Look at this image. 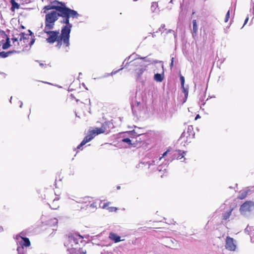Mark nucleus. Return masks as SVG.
Returning a JSON list of instances; mask_svg holds the SVG:
<instances>
[{"label":"nucleus","mask_w":254,"mask_h":254,"mask_svg":"<svg viewBox=\"0 0 254 254\" xmlns=\"http://www.w3.org/2000/svg\"><path fill=\"white\" fill-rule=\"evenodd\" d=\"M72 25H64L62 27L61 33L60 34L59 31L57 30L52 31L53 29H44V32L48 36L46 41L50 44H53L57 42L56 46L58 48L62 47L65 48H69V38Z\"/></svg>","instance_id":"obj_1"},{"label":"nucleus","mask_w":254,"mask_h":254,"mask_svg":"<svg viewBox=\"0 0 254 254\" xmlns=\"http://www.w3.org/2000/svg\"><path fill=\"white\" fill-rule=\"evenodd\" d=\"M79 16L77 11L67 8L66 14H63L61 12L52 11L47 13L45 15V27L44 28L53 29L55 26V22L59 19V17H62L63 19L61 21L62 23L65 24V25H72L69 23V18H77Z\"/></svg>","instance_id":"obj_2"},{"label":"nucleus","mask_w":254,"mask_h":254,"mask_svg":"<svg viewBox=\"0 0 254 254\" xmlns=\"http://www.w3.org/2000/svg\"><path fill=\"white\" fill-rule=\"evenodd\" d=\"M29 34H25L24 32H21L19 34V41H23L24 43V46L26 47L28 45L31 46L35 42L34 36L32 32L30 30H28Z\"/></svg>","instance_id":"obj_3"},{"label":"nucleus","mask_w":254,"mask_h":254,"mask_svg":"<svg viewBox=\"0 0 254 254\" xmlns=\"http://www.w3.org/2000/svg\"><path fill=\"white\" fill-rule=\"evenodd\" d=\"M140 134L134 135L131 131H128V147H138L141 144Z\"/></svg>","instance_id":"obj_4"},{"label":"nucleus","mask_w":254,"mask_h":254,"mask_svg":"<svg viewBox=\"0 0 254 254\" xmlns=\"http://www.w3.org/2000/svg\"><path fill=\"white\" fill-rule=\"evenodd\" d=\"M98 127H96L94 129L90 130L88 131V134L84 138L80 144L77 147V149H80L81 147L85 145L86 143L90 141L96 135L101 134L99 132Z\"/></svg>","instance_id":"obj_5"},{"label":"nucleus","mask_w":254,"mask_h":254,"mask_svg":"<svg viewBox=\"0 0 254 254\" xmlns=\"http://www.w3.org/2000/svg\"><path fill=\"white\" fill-rule=\"evenodd\" d=\"M98 127H96L94 129L90 130L88 131V134L84 138L80 144L77 147V149H80L81 147L85 145L86 143L90 141L96 135L101 134L99 132Z\"/></svg>","instance_id":"obj_6"},{"label":"nucleus","mask_w":254,"mask_h":254,"mask_svg":"<svg viewBox=\"0 0 254 254\" xmlns=\"http://www.w3.org/2000/svg\"><path fill=\"white\" fill-rule=\"evenodd\" d=\"M48 204L50 207L53 209H57L60 206L59 202V197L56 196L55 194L53 192L51 193V196L48 195L47 197Z\"/></svg>","instance_id":"obj_7"},{"label":"nucleus","mask_w":254,"mask_h":254,"mask_svg":"<svg viewBox=\"0 0 254 254\" xmlns=\"http://www.w3.org/2000/svg\"><path fill=\"white\" fill-rule=\"evenodd\" d=\"M83 239V237L82 236L76 233L72 234L68 237L67 240L65 243L74 245L75 246H78V244L79 243H82Z\"/></svg>","instance_id":"obj_8"},{"label":"nucleus","mask_w":254,"mask_h":254,"mask_svg":"<svg viewBox=\"0 0 254 254\" xmlns=\"http://www.w3.org/2000/svg\"><path fill=\"white\" fill-rule=\"evenodd\" d=\"M64 246L67 248L69 254H86L78 246L74 247L73 244L64 243Z\"/></svg>","instance_id":"obj_9"},{"label":"nucleus","mask_w":254,"mask_h":254,"mask_svg":"<svg viewBox=\"0 0 254 254\" xmlns=\"http://www.w3.org/2000/svg\"><path fill=\"white\" fill-rule=\"evenodd\" d=\"M254 207V202L252 201H246L242 204L240 207V211L241 214H245L247 212H250Z\"/></svg>","instance_id":"obj_10"},{"label":"nucleus","mask_w":254,"mask_h":254,"mask_svg":"<svg viewBox=\"0 0 254 254\" xmlns=\"http://www.w3.org/2000/svg\"><path fill=\"white\" fill-rule=\"evenodd\" d=\"M225 247L228 251H235L237 248L235 240L229 236H227L225 240Z\"/></svg>","instance_id":"obj_11"},{"label":"nucleus","mask_w":254,"mask_h":254,"mask_svg":"<svg viewBox=\"0 0 254 254\" xmlns=\"http://www.w3.org/2000/svg\"><path fill=\"white\" fill-rule=\"evenodd\" d=\"M114 127L113 123L110 121H106L102 124L101 127H98L99 132L107 134L110 132L111 129Z\"/></svg>","instance_id":"obj_12"},{"label":"nucleus","mask_w":254,"mask_h":254,"mask_svg":"<svg viewBox=\"0 0 254 254\" xmlns=\"http://www.w3.org/2000/svg\"><path fill=\"white\" fill-rule=\"evenodd\" d=\"M67 8H68L52 5V4L51 3L50 5L45 6L43 9H44V12H46V10L55 9L56 10V11L61 12L63 14L65 15L66 14V11H67Z\"/></svg>","instance_id":"obj_13"},{"label":"nucleus","mask_w":254,"mask_h":254,"mask_svg":"<svg viewBox=\"0 0 254 254\" xmlns=\"http://www.w3.org/2000/svg\"><path fill=\"white\" fill-rule=\"evenodd\" d=\"M193 128L192 127H189L187 132L184 131L181 136V139H184L187 138L186 141L190 142V139L193 138L194 136V133L192 131Z\"/></svg>","instance_id":"obj_14"},{"label":"nucleus","mask_w":254,"mask_h":254,"mask_svg":"<svg viewBox=\"0 0 254 254\" xmlns=\"http://www.w3.org/2000/svg\"><path fill=\"white\" fill-rule=\"evenodd\" d=\"M110 204V202H105L104 201L101 200L99 204V207L103 209H107L110 211H116L117 208L115 207H109Z\"/></svg>","instance_id":"obj_15"},{"label":"nucleus","mask_w":254,"mask_h":254,"mask_svg":"<svg viewBox=\"0 0 254 254\" xmlns=\"http://www.w3.org/2000/svg\"><path fill=\"white\" fill-rule=\"evenodd\" d=\"M109 238L115 243H118L121 241V237L113 232L110 233Z\"/></svg>","instance_id":"obj_16"},{"label":"nucleus","mask_w":254,"mask_h":254,"mask_svg":"<svg viewBox=\"0 0 254 254\" xmlns=\"http://www.w3.org/2000/svg\"><path fill=\"white\" fill-rule=\"evenodd\" d=\"M18 53H19V52L16 51L15 50L10 51H8L6 52L3 51L1 52H0V57L2 58H5L8 56H11L13 54Z\"/></svg>","instance_id":"obj_17"},{"label":"nucleus","mask_w":254,"mask_h":254,"mask_svg":"<svg viewBox=\"0 0 254 254\" xmlns=\"http://www.w3.org/2000/svg\"><path fill=\"white\" fill-rule=\"evenodd\" d=\"M23 241L20 243V245L22 247H29L31 245L30 241L28 238L21 237Z\"/></svg>","instance_id":"obj_18"},{"label":"nucleus","mask_w":254,"mask_h":254,"mask_svg":"<svg viewBox=\"0 0 254 254\" xmlns=\"http://www.w3.org/2000/svg\"><path fill=\"white\" fill-rule=\"evenodd\" d=\"M10 2L11 4L10 10L12 12H14L16 9H18L20 8V4L15 2L14 0H10Z\"/></svg>","instance_id":"obj_19"},{"label":"nucleus","mask_w":254,"mask_h":254,"mask_svg":"<svg viewBox=\"0 0 254 254\" xmlns=\"http://www.w3.org/2000/svg\"><path fill=\"white\" fill-rule=\"evenodd\" d=\"M52 5H55L56 6L63 7L64 8H67L65 6V4L64 2H60L58 0H54L51 2Z\"/></svg>","instance_id":"obj_20"},{"label":"nucleus","mask_w":254,"mask_h":254,"mask_svg":"<svg viewBox=\"0 0 254 254\" xmlns=\"http://www.w3.org/2000/svg\"><path fill=\"white\" fill-rule=\"evenodd\" d=\"M163 78L164 76L162 74L156 73L154 75V79L157 82H162L163 80Z\"/></svg>","instance_id":"obj_21"},{"label":"nucleus","mask_w":254,"mask_h":254,"mask_svg":"<svg viewBox=\"0 0 254 254\" xmlns=\"http://www.w3.org/2000/svg\"><path fill=\"white\" fill-rule=\"evenodd\" d=\"M233 210V208H232L228 211H227L224 214H223V216H222L223 219L225 220L228 219L231 216Z\"/></svg>","instance_id":"obj_22"},{"label":"nucleus","mask_w":254,"mask_h":254,"mask_svg":"<svg viewBox=\"0 0 254 254\" xmlns=\"http://www.w3.org/2000/svg\"><path fill=\"white\" fill-rule=\"evenodd\" d=\"M10 46V39L7 36L6 42L2 45V49L4 50L8 49Z\"/></svg>","instance_id":"obj_23"},{"label":"nucleus","mask_w":254,"mask_h":254,"mask_svg":"<svg viewBox=\"0 0 254 254\" xmlns=\"http://www.w3.org/2000/svg\"><path fill=\"white\" fill-rule=\"evenodd\" d=\"M248 195V191H240V194L238 196V198L239 199H245Z\"/></svg>","instance_id":"obj_24"},{"label":"nucleus","mask_w":254,"mask_h":254,"mask_svg":"<svg viewBox=\"0 0 254 254\" xmlns=\"http://www.w3.org/2000/svg\"><path fill=\"white\" fill-rule=\"evenodd\" d=\"M192 25H193V32L195 34H196L198 30V26L196 23V20H193L192 21Z\"/></svg>","instance_id":"obj_25"},{"label":"nucleus","mask_w":254,"mask_h":254,"mask_svg":"<svg viewBox=\"0 0 254 254\" xmlns=\"http://www.w3.org/2000/svg\"><path fill=\"white\" fill-rule=\"evenodd\" d=\"M185 154H186L185 151H182L181 150H179L178 155L177 159H181L183 158L184 157Z\"/></svg>","instance_id":"obj_26"},{"label":"nucleus","mask_w":254,"mask_h":254,"mask_svg":"<svg viewBox=\"0 0 254 254\" xmlns=\"http://www.w3.org/2000/svg\"><path fill=\"white\" fill-rule=\"evenodd\" d=\"M180 80H181V87L184 88V86H185V78L183 76H180Z\"/></svg>","instance_id":"obj_27"},{"label":"nucleus","mask_w":254,"mask_h":254,"mask_svg":"<svg viewBox=\"0 0 254 254\" xmlns=\"http://www.w3.org/2000/svg\"><path fill=\"white\" fill-rule=\"evenodd\" d=\"M229 18H230V10H228L226 14V16H225V20H224L225 22H227L229 19Z\"/></svg>","instance_id":"obj_28"},{"label":"nucleus","mask_w":254,"mask_h":254,"mask_svg":"<svg viewBox=\"0 0 254 254\" xmlns=\"http://www.w3.org/2000/svg\"><path fill=\"white\" fill-rule=\"evenodd\" d=\"M183 89V92L185 93V96L187 97L188 95V91L187 89L185 88V86H184V88H182Z\"/></svg>","instance_id":"obj_29"},{"label":"nucleus","mask_w":254,"mask_h":254,"mask_svg":"<svg viewBox=\"0 0 254 254\" xmlns=\"http://www.w3.org/2000/svg\"><path fill=\"white\" fill-rule=\"evenodd\" d=\"M169 151V149H168L166 152H165L163 154L162 156L160 158L159 160H160L163 157L165 156Z\"/></svg>","instance_id":"obj_30"},{"label":"nucleus","mask_w":254,"mask_h":254,"mask_svg":"<svg viewBox=\"0 0 254 254\" xmlns=\"http://www.w3.org/2000/svg\"><path fill=\"white\" fill-rule=\"evenodd\" d=\"M145 66H143L142 67L139 69V71L140 72V73H142L145 70Z\"/></svg>","instance_id":"obj_31"},{"label":"nucleus","mask_w":254,"mask_h":254,"mask_svg":"<svg viewBox=\"0 0 254 254\" xmlns=\"http://www.w3.org/2000/svg\"><path fill=\"white\" fill-rule=\"evenodd\" d=\"M122 69H123V68H120V69H118V70H116V71H113L112 72V73H111L112 75L114 74H116L118 71H120V70H122Z\"/></svg>","instance_id":"obj_32"},{"label":"nucleus","mask_w":254,"mask_h":254,"mask_svg":"<svg viewBox=\"0 0 254 254\" xmlns=\"http://www.w3.org/2000/svg\"><path fill=\"white\" fill-rule=\"evenodd\" d=\"M12 40L13 43L15 42H18V39L16 38H12Z\"/></svg>","instance_id":"obj_33"},{"label":"nucleus","mask_w":254,"mask_h":254,"mask_svg":"<svg viewBox=\"0 0 254 254\" xmlns=\"http://www.w3.org/2000/svg\"><path fill=\"white\" fill-rule=\"evenodd\" d=\"M248 20H249V17H248V16H247V17H246V18L245 19V22H244V25H245V24L248 22Z\"/></svg>","instance_id":"obj_34"},{"label":"nucleus","mask_w":254,"mask_h":254,"mask_svg":"<svg viewBox=\"0 0 254 254\" xmlns=\"http://www.w3.org/2000/svg\"><path fill=\"white\" fill-rule=\"evenodd\" d=\"M174 60V58H172V60H171V63L170 64L171 67H172L173 66Z\"/></svg>","instance_id":"obj_35"},{"label":"nucleus","mask_w":254,"mask_h":254,"mask_svg":"<svg viewBox=\"0 0 254 254\" xmlns=\"http://www.w3.org/2000/svg\"><path fill=\"white\" fill-rule=\"evenodd\" d=\"M122 141L127 142V138H124V139H122Z\"/></svg>","instance_id":"obj_36"},{"label":"nucleus","mask_w":254,"mask_h":254,"mask_svg":"<svg viewBox=\"0 0 254 254\" xmlns=\"http://www.w3.org/2000/svg\"><path fill=\"white\" fill-rule=\"evenodd\" d=\"M165 27V25L164 24H163L161 25V27L160 28V29H161V28H164Z\"/></svg>","instance_id":"obj_37"},{"label":"nucleus","mask_w":254,"mask_h":254,"mask_svg":"<svg viewBox=\"0 0 254 254\" xmlns=\"http://www.w3.org/2000/svg\"><path fill=\"white\" fill-rule=\"evenodd\" d=\"M200 116L199 115H197L196 116L195 118V120H196L197 119L199 118Z\"/></svg>","instance_id":"obj_38"},{"label":"nucleus","mask_w":254,"mask_h":254,"mask_svg":"<svg viewBox=\"0 0 254 254\" xmlns=\"http://www.w3.org/2000/svg\"><path fill=\"white\" fill-rule=\"evenodd\" d=\"M70 97L72 98H74L73 95L72 94H71L70 95Z\"/></svg>","instance_id":"obj_39"},{"label":"nucleus","mask_w":254,"mask_h":254,"mask_svg":"<svg viewBox=\"0 0 254 254\" xmlns=\"http://www.w3.org/2000/svg\"><path fill=\"white\" fill-rule=\"evenodd\" d=\"M40 65L43 66L44 65V64H40Z\"/></svg>","instance_id":"obj_40"},{"label":"nucleus","mask_w":254,"mask_h":254,"mask_svg":"<svg viewBox=\"0 0 254 254\" xmlns=\"http://www.w3.org/2000/svg\"><path fill=\"white\" fill-rule=\"evenodd\" d=\"M135 63V64H139V63L138 62V61H136V62H135V63Z\"/></svg>","instance_id":"obj_41"},{"label":"nucleus","mask_w":254,"mask_h":254,"mask_svg":"<svg viewBox=\"0 0 254 254\" xmlns=\"http://www.w3.org/2000/svg\"><path fill=\"white\" fill-rule=\"evenodd\" d=\"M117 189H120V187H119H119H117Z\"/></svg>","instance_id":"obj_42"}]
</instances>
